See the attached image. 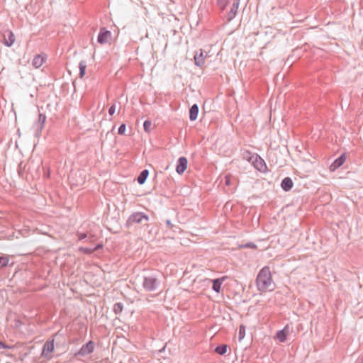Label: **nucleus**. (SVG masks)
Instances as JSON below:
<instances>
[{
  "instance_id": "393cba45",
  "label": "nucleus",
  "mask_w": 363,
  "mask_h": 363,
  "mask_svg": "<svg viewBox=\"0 0 363 363\" xmlns=\"http://www.w3.org/2000/svg\"><path fill=\"white\" fill-rule=\"evenodd\" d=\"M228 3V0H218V4L222 9H224L225 8Z\"/></svg>"
},
{
  "instance_id": "6ab92c4d",
  "label": "nucleus",
  "mask_w": 363,
  "mask_h": 363,
  "mask_svg": "<svg viewBox=\"0 0 363 363\" xmlns=\"http://www.w3.org/2000/svg\"><path fill=\"white\" fill-rule=\"evenodd\" d=\"M9 257L7 255L0 257V268L4 267L9 264Z\"/></svg>"
},
{
  "instance_id": "a878e982",
  "label": "nucleus",
  "mask_w": 363,
  "mask_h": 363,
  "mask_svg": "<svg viewBox=\"0 0 363 363\" xmlns=\"http://www.w3.org/2000/svg\"><path fill=\"white\" fill-rule=\"evenodd\" d=\"M114 311L116 313L121 312L123 311V305L121 303H117L114 305Z\"/></svg>"
},
{
  "instance_id": "aec40b11",
  "label": "nucleus",
  "mask_w": 363,
  "mask_h": 363,
  "mask_svg": "<svg viewBox=\"0 0 363 363\" xmlns=\"http://www.w3.org/2000/svg\"><path fill=\"white\" fill-rule=\"evenodd\" d=\"M227 350H228V346L226 345H223L220 346H218L216 348L215 351L216 353H218L220 355H223L226 353Z\"/></svg>"
},
{
  "instance_id": "f03ea898",
  "label": "nucleus",
  "mask_w": 363,
  "mask_h": 363,
  "mask_svg": "<svg viewBox=\"0 0 363 363\" xmlns=\"http://www.w3.org/2000/svg\"><path fill=\"white\" fill-rule=\"evenodd\" d=\"M16 41L14 33L10 30H6L3 33V43L7 47H11Z\"/></svg>"
},
{
  "instance_id": "0eeeda50",
  "label": "nucleus",
  "mask_w": 363,
  "mask_h": 363,
  "mask_svg": "<svg viewBox=\"0 0 363 363\" xmlns=\"http://www.w3.org/2000/svg\"><path fill=\"white\" fill-rule=\"evenodd\" d=\"M94 349V344L92 341L88 342L86 345H83L81 348V350L79 352V354H80L82 356L89 354L91 352H93Z\"/></svg>"
},
{
  "instance_id": "412c9836",
  "label": "nucleus",
  "mask_w": 363,
  "mask_h": 363,
  "mask_svg": "<svg viewBox=\"0 0 363 363\" xmlns=\"http://www.w3.org/2000/svg\"><path fill=\"white\" fill-rule=\"evenodd\" d=\"M45 120H46V116L45 115H43V114L39 115V118H38L39 132H40L42 130V129L43 128Z\"/></svg>"
},
{
  "instance_id": "20e7f679",
  "label": "nucleus",
  "mask_w": 363,
  "mask_h": 363,
  "mask_svg": "<svg viewBox=\"0 0 363 363\" xmlns=\"http://www.w3.org/2000/svg\"><path fill=\"white\" fill-rule=\"evenodd\" d=\"M188 161L184 157H182L178 160L176 171L178 174H183L187 168Z\"/></svg>"
},
{
  "instance_id": "f8f14e48",
  "label": "nucleus",
  "mask_w": 363,
  "mask_h": 363,
  "mask_svg": "<svg viewBox=\"0 0 363 363\" xmlns=\"http://www.w3.org/2000/svg\"><path fill=\"white\" fill-rule=\"evenodd\" d=\"M206 57V53L202 50H200L194 56L196 64L199 66H202L204 64Z\"/></svg>"
},
{
  "instance_id": "a211bd4d",
  "label": "nucleus",
  "mask_w": 363,
  "mask_h": 363,
  "mask_svg": "<svg viewBox=\"0 0 363 363\" xmlns=\"http://www.w3.org/2000/svg\"><path fill=\"white\" fill-rule=\"evenodd\" d=\"M148 174H149V172L147 169H145L143 172H141V173L140 174V175L138 177V183L140 184H144Z\"/></svg>"
},
{
  "instance_id": "9b49d317",
  "label": "nucleus",
  "mask_w": 363,
  "mask_h": 363,
  "mask_svg": "<svg viewBox=\"0 0 363 363\" xmlns=\"http://www.w3.org/2000/svg\"><path fill=\"white\" fill-rule=\"evenodd\" d=\"M143 220H145L146 221H147L149 220V218L147 216L141 213H135L130 218V220L135 223H141Z\"/></svg>"
},
{
  "instance_id": "2f4dec72",
  "label": "nucleus",
  "mask_w": 363,
  "mask_h": 363,
  "mask_svg": "<svg viewBox=\"0 0 363 363\" xmlns=\"http://www.w3.org/2000/svg\"><path fill=\"white\" fill-rule=\"evenodd\" d=\"M0 347H1V348H7L9 347L6 346L4 343H3L2 342L0 341Z\"/></svg>"
},
{
  "instance_id": "1a4fd4ad",
  "label": "nucleus",
  "mask_w": 363,
  "mask_h": 363,
  "mask_svg": "<svg viewBox=\"0 0 363 363\" xmlns=\"http://www.w3.org/2000/svg\"><path fill=\"white\" fill-rule=\"evenodd\" d=\"M227 279L226 276L222 277L218 279H216L212 280V289L213 291H215L217 293H220L221 291V286L223 283V281Z\"/></svg>"
},
{
  "instance_id": "4468645a",
  "label": "nucleus",
  "mask_w": 363,
  "mask_h": 363,
  "mask_svg": "<svg viewBox=\"0 0 363 363\" xmlns=\"http://www.w3.org/2000/svg\"><path fill=\"white\" fill-rule=\"evenodd\" d=\"M238 7H239V0H235V1L233 2V4L231 6L230 11H229V13L228 14V18L229 21H230L235 16V15L237 14L238 10Z\"/></svg>"
},
{
  "instance_id": "cd10ccee",
  "label": "nucleus",
  "mask_w": 363,
  "mask_h": 363,
  "mask_svg": "<svg viewBox=\"0 0 363 363\" xmlns=\"http://www.w3.org/2000/svg\"><path fill=\"white\" fill-rule=\"evenodd\" d=\"M126 130V126L125 124H122L118 128V134L123 135Z\"/></svg>"
},
{
  "instance_id": "9d476101",
  "label": "nucleus",
  "mask_w": 363,
  "mask_h": 363,
  "mask_svg": "<svg viewBox=\"0 0 363 363\" xmlns=\"http://www.w3.org/2000/svg\"><path fill=\"white\" fill-rule=\"evenodd\" d=\"M157 280L153 277H146L143 282V286L148 291H152L155 289Z\"/></svg>"
},
{
  "instance_id": "423d86ee",
  "label": "nucleus",
  "mask_w": 363,
  "mask_h": 363,
  "mask_svg": "<svg viewBox=\"0 0 363 363\" xmlns=\"http://www.w3.org/2000/svg\"><path fill=\"white\" fill-rule=\"evenodd\" d=\"M255 167L259 171L264 172L267 169L264 161L257 155L252 157Z\"/></svg>"
},
{
  "instance_id": "7c9ffc66",
  "label": "nucleus",
  "mask_w": 363,
  "mask_h": 363,
  "mask_svg": "<svg viewBox=\"0 0 363 363\" xmlns=\"http://www.w3.org/2000/svg\"><path fill=\"white\" fill-rule=\"evenodd\" d=\"M85 238H86V234H85V233H82V234L79 235V240L84 239Z\"/></svg>"
},
{
  "instance_id": "2eb2a0df",
  "label": "nucleus",
  "mask_w": 363,
  "mask_h": 363,
  "mask_svg": "<svg viewBox=\"0 0 363 363\" xmlns=\"http://www.w3.org/2000/svg\"><path fill=\"white\" fill-rule=\"evenodd\" d=\"M293 186V182L289 177H286L281 182V187L285 191L290 190Z\"/></svg>"
},
{
  "instance_id": "4be33fe9",
  "label": "nucleus",
  "mask_w": 363,
  "mask_h": 363,
  "mask_svg": "<svg viewBox=\"0 0 363 363\" xmlns=\"http://www.w3.org/2000/svg\"><path fill=\"white\" fill-rule=\"evenodd\" d=\"M86 67V65L84 62H81L79 63V70H80L79 75H80L81 78H82L85 74Z\"/></svg>"
},
{
  "instance_id": "c85d7f7f",
  "label": "nucleus",
  "mask_w": 363,
  "mask_h": 363,
  "mask_svg": "<svg viewBox=\"0 0 363 363\" xmlns=\"http://www.w3.org/2000/svg\"><path fill=\"white\" fill-rule=\"evenodd\" d=\"M232 176L230 174H227L225 177V183L226 186H229L230 184V179Z\"/></svg>"
},
{
  "instance_id": "dca6fc26",
  "label": "nucleus",
  "mask_w": 363,
  "mask_h": 363,
  "mask_svg": "<svg viewBox=\"0 0 363 363\" xmlns=\"http://www.w3.org/2000/svg\"><path fill=\"white\" fill-rule=\"evenodd\" d=\"M199 113V107L196 104L193 105L189 111V118L191 121H195Z\"/></svg>"
},
{
  "instance_id": "f257e3e1",
  "label": "nucleus",
  "mask_w": 363,
  "mask_h": 363,
  "mask_svg": "<svg viewBox=\"0 0 363 363\" xmlns=\"http://www.w3.org/2000/svg\"><path fill=\"white\" fill-rule=\"evenodd\" d=\"M256 285L261 294L271 292L276 289V284L269 267H264L259 272L256 279Z\"/></svg>"
},
{
  "instance_id": "bb28decb",
  "label": "nucleus",
  "mask_w": 363,
  "mask_h": 363,
  "mask_svg": "<svg viewBox=\"0 0 363 363\" xmlns=\"http://www.w3.org/2000/svg\"><path fill=\"white\" fill-rule=\"evenodd\" d=\"M79 250L85 254H91L94 252V250L91 249L86 248V247H80Z\"/></svg>"
},
{
  "instance_id": "f3484780",
  "label": "nucleus",
  "mask_w": 363,
  "mask_h": 363,
  "mask_svg": "<svg viewBox=\"0 0 363 363\" xmlns=\"http://www.w3.org/2000/svg\"><path fill=\"white\" fill-rule=\"evenodd\" d=\"M287 332L286 328L277 333L275 338L281 342H284L286 340Z\"/></svg>"
},
{
  "instance_id": "c756f323",
  "label": "nucleus",
  "mask_w": 363,
  "mask_h": 363,
  "mask_svg": "<svg viewBox=\"0 0 363 363\" xmlns=\"http://www.w3.org/2000/svg\"><path fill=\"white\" fill-rule=\"evenodd\" d=\"M116 112V106L115 105H112L109 110H108V113L111 116H113Z\"/></svg>"
},
{
  "instance_id": "ddd939ff",
  "label": "nucleus",
  "mask_w": 363,
  "mask_h": 363,
  "mask_svg": "<svg viewBox=\"0 0 363 363\" xmlns=\"http://www.w3.org/2000/svg\"><path fill=\"white\" fill-rule=\"evenodd\" d=\"M54 348H55V347H54V342L53 341L47 342L44 345V347H43V349L42 355L43 356H45V357L49 356L50 354L53 352Z\"/></svg>"
},
{
  "instance_id": "6e6552de",
  "label": "nucleus",
  "mask_w": 363,
  "mask_h": 363,
  "mask_svg": "<svg viewBox=\"0 0 363 363\" xmlns=\"http://www.w3.org/2000/svg\"><path fill=\"white\" fill-rule=\"evenodd\" d=\"M346 160L345 154H342L340 157L336 159L333 164L330 166V170L331 172L335 171L337 168L341 167Z\"/></svg>"
},
{
  "instance_id": "b1692460",
  "label": "nucleus",
  "mask_w": 363,
  "mask_h": 363,
  "mask_svg": "<svg viewBox=\"0 0 363 363\" xmlns=\"http://www.w3.org/2000/svg\"><path fill=\"white\" fill-rule=\"evenodd\" d=\"M144 129L146 132H149L152 127V123L150 121H145L143 124Z\"/></svg>"
},
{
  "instance_id": "39448f33",
  "label": "nucleus",
  "mask_w": 363,
  "mask_h": 363,
  "mask_svg": "<svg viewBox=\"0 0 363 363\" xmlns=\"http://www.w3.org/2000/svg\"><path fill=\"white\" fill-rule=\"evenodd\" d=\"M111 33L103 28L98 36V41L101 44L106 43L111 40Z\"/></svg>"
},
{
  "instance_id": "5701e85b",
  "label": "nucleus",
  "mask_w": 363,
  "mask_h": 363,
  "mask_svg": "<svg viewBox=\"0 0 363 363\" xmlns=\"http://www.w3.org/2000/svg\"><path fill=\"white\" fill-rule=\"evenodd\" d=\"M245 336V327L241 325L239 328V339L242 340Z\"/></svg>"
},
{
  "instance_id": "473e14b6",
  "label": "nucleus",
  "mask_w": 363,
  "mask_h": 363,
  "mask_svg": "<svg viewBox=\"0 0 363 363\" xmlns=\"http://www.w3.org/2000/svg\"><path fill=\"white\" fill-rule=\"evenodd\" d=\"M101 247H102V245H97L94 249H93L94 252L95 250H96L97 249L101 248Z\"/></svg>"
},
{
  "instance_id": "7ed1b4c3",
  "label": "nucleus",
  "mask_w": 363,
  "mask_h": 363,
  "mask_svg": "<svg viewBox=\"0 0 363 363\" xmlns=\"http://www.w3.org/2000/svg\"><path fill=\"white\" fill-rule=\"evenodd\" d=\"M46 55L44 54L36 55L32 60V65L34 68L38 69L43 66L46 61Z\"/></svg>"
}]
</instances>
